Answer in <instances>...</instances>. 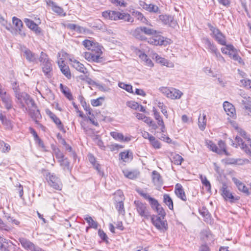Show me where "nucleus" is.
I'll list each match as a JSON object with an SVG mask.
<instances>
[{
	"instance_id": "1",
	"label": "nucleus",
	"mask_w": 251,
	"mask_h": 251,
	"mask_svg": "<svg viewBox=\"0 0 251 251\" xmlns=\"http://www.w3.org/2000/svg\"><path fill=\"white\" fill-rule=\"evenodd\" d=\"M13 89L19 103L23 108H25V110L28 112L31 118L37 124V120L41 116L33 100L27 93H20L19 91V86H17L16 82L13 84Z\"/></svg>"
},
{
	"instance_id": "2",
	"label": "nucleus",
	"mask_w": 251,
	"mask_h": 251,
	"mask_svg": "<svg viewBox=\"0 0 251 251\" xmlns=\"http://www.w3.org/2000/svg\"><path fill=\"white\" fill-rule=\"evenodd\" d=\"M84 46L87 48L90 51L85 53L84 57L86 59L89 61H94L95 62H101L102 58L101 55L102 53V50L100 48H97L95 49V43L88 40H85L83 42Z\"/></svg>"
},
{
	"instance_id": "3",
	"label": "nucleus",
	"mask_w": 251,
	"mask_h": 251,
	"mask_svg": "<svg viewBox=\"0 0 251 251\" xmlns=\"http://www.w3.org/2000/svg\"><path fill=\"white\" fill-rule=\"evenodd\" d=\"M102 15L105 18L111 20H124L129 22L133 21V18L129 14L121 13L119 11H105L102 12Z\"/></svg>"
},
{
	"instance_id": "4",
	"label": "nucleus",
	"mask_w": 251,
	"mask_h": 251,
	"mask_svg": "<svg viewBox=\"0 0 251 251\" xmlns=\"http://www.w3.org/2000/svg\"><path fill=\"white\" fill-rule=\"evenodd\" d=\"M39 61L41 63L42 71L45 75L48 78H50L52 75V64L48 57V55L44 52H41Z\"/></svg>"
},
{
	"instance_id": "5",
	"label": "nucleus",
	"mask_w": 251,
	"mask_h": 251,
	"mask_svg": "<svg viewBox=\"0 0 251 251\" xmlns=\"http://www.w3.org/2000/svg\"><path fill=\"white\" fill-rule=\"evenodd\" d=\"M134 209L139 216L143 219H149L151 217V214L149 208L145 203L140 201H135L134 202Z\"/></svg>"
},
{
	"instance_id": "6",
	"label": "nucleus",
	"mask_w": 251,
	"mask_h": 251,
	"mask_svg": "<svg viewBox=\"0 0 251 251\" xmlns=\"http://www.w3.org/2000/svg\"><path fill=\"white\" fill-rule=\"evenodd\" d=\"M46 180L49 185L53 189L61 191L63 187V184L60 178L54 173H48L46 175Z\"/></svg>"
},
{
	"instance_id": "7",
	"label": "nucleus",
	"mask_w": 251,
	"mask_h": 251,
	"mask_svg": "<svg viewBox=\"0 0 251 251\" xmlns=\"http://www.w3.org/2000/svg\"><path fill=\"white\" fill-rule=\"evenodd\" d=\"M211 33V36L221 45H226V41L225 36L217 28L214 27L211 24L208 25Z\"/></svg>"
},
{
	"instance_id": "8",
	"label": "nucleus",
	"mask_w": 251,
	"mask_h": 251,
	"mask_svg": "<svg viewBox=\"0 0 251 251\" xmlns=\"http://www.w3.org/2000/svg\"><path fill=\"white\" fill-rule=\"evenodd\" d=\"M159 90L167 97L173 100L179 99L183 95L180 90L174 88L162 87L159 88Z\"/></svg>"
},
{
	"instance_id": "9",
	"label": "nucleus",
	"mask_w": 251,
	"mask_h": 251,
	"mask_svg": "<svg viewBox=\"0 0 251 251\" xmlns=\"http://www.w3.org/2000/svg\"><path fill=\"white\" fill-rule=\"evenodd\" d=\"M148 42L150 44L154 46H166L171 43V40L161 35H157L149 38Z\"/></svg>"
},
{
	"instance_id": "10",
	"label": "nucleus",
	"mask_w": 251,
	"mask_h": 251,
	"mask_svg": "<svg viewBox=\"0 0 251 251\" xmlns=\"http://www.w3.org/2000/svg\"><path fill=\"white\" fill-rule=\"evenodd\" d=\"M153 225L159 230L164 232L167 229L168 224L166 220L161 217L153 216L151 217Z\"/></svg>"
},
{
	"instance_id": "11",
	"label": "nucleus",
	"mask_w": 251,
	"mask_h": 251,
	"mask_svg": "<svg viewBox=\"0 0 251 251\" xmlns=\"http://www.w3.org/2000/svg\"><path fill=\"white\" fill-rule=\"evenodd\" d=\"M222 195L226 201L233 202L239 200L238 197H234L227 188L226 184H223L222 188Z\"/></svg>"
},
{
	"instance_id": "12",
	"label": "nucleus",
	"mask_w": 251,
	"mask_h": 251,
	"mask_svg": "<svg viewBox=\"0 0 251 251\" xmlns=\"http://www.w3.org/2000/svg\"><path fill=\"white\" fill-rule=\"evenodd\" d=\"M223 107L227 115L232 118H236V110L232 104L226 101L223 103Z\"/></svg>"
},
{
	"instance_id": "13",
	"label": "nucleus",
	"mask_w": 251,
	"mask_h": 251,
	"mask_svg": "<svg viewBox=\"0 0 251 251\" xmlns=\"http://www.w3.org/2000/svg\"><path fill=\"white\" fill-rule=\"evenodd\" d=\"M159 19L163 24L171 27H175L176 24L174 18L170 15H160L159 16Z\"/></svg>"
},
{
	"instance_id": "14",
	"label": "nucleus",
	"mask_w": 251,
	"mask_h": 251,
	"mask_svg": "<svg viewBox=\"0 0 251 251\" xmlns=\"http://www.w3.org/2000/svg\"><path fill=\"white\" fill-rule=\"evenodd\" d=\"M139 4L144 9L150 13H156L159 12V7L154 4H148L144 1H140Z\"/></svg>"
},
{
	"instance_id": "15",
	"label": "nucleus",
	"mask_w": 251,
	"mask_h": 251,
	"mask_svg": "<svg viewBox=\"0 0 251 251\" xmlns=\"http://www.w3.org/2000/svg\"><path fill=\"white\" fill-rule=\"evenodd\" d=\"M47 114L49 115L50 118L53 121V122L55 124L58 128L64 132H65V130L64 128L63 125L62 124L60 120L53 113H52L50 110L46 111Z\"/></svg>"
},
{
	"instance_id": "16",
	"label": "nucleus",
	"mask_w": 251,
	"mask_h": 251,
	"mask_svg": "<svg viewBox=\"0 0 251 251\" xmlns=\"http://www.w3.org/2000/svg\"><path fill=\"white\" fill-rule=\"evenodd\" d=\"M152 57L153 59H155L157 63L160 64L161 65L166 66L168 67H173L174 64L172 62H170L166 59L161 57L156 53L152 54Z\"/></svg>"
},
{
	"instance_id": "17",
	"label": "nucleus",
	"mask_w": 251,
	"mask_h": 251,
	"mask_svg": "<svg viewBox=\"0 0 251 251\" xmlns=\"http://www.w3.org/2000/svg\"><path fill=\"white\" fill-rule=\"evenodd\" d=\"M202 42L204 45L205 48L208 50L211 53H214L216 51L218 50L216 46L214 43L207 38H203L202 39Z\"/></svg>"
},
{
	"instance_id": "18",
	"label": "nucleus",
	"mask_w": 251,
	"mask_h": 251,
	"mask_svg": "<svg viewBox=\"0 0 251 251\" xmlns=\"http://www.w3.org/2000/svg\"><path fill=\"white\" fill-rule=\"evenodd\" d=\"M58 65L62 73L68 78H71V73L68 65H66L63 60H58Z\"/></svg>"
},
{
	"instance_id": "19",
	"label": "nucleus",
	"mask_w": 251,
	"mask_h": 251,
	"mask_svg": "<svg viewBox=\"0 0 251 251\" xmlns=\"http://www.w3.org/2000/svg\"><path fill=\"white\" fill-rule=\"evenodd\" d=\"M153 112L154 118L157 121L158 126H160L161 131L165 132L166 131L165 126L159 113L154 108H153Z\"/></svg>"
},
{
	"instance_id": "20",
	"label": "nucleus",
	"mask_w": 251,
	"mask_h": 251,
	"mask_svg": "<svg viewBox=\"0 0 251 251\" xmlns=\"http://www.w3.org/2000/svg\"><path fill=\"white\" fill-rule=\"evenodd\" d=\"M47 3L49 6H51L52 11L58 15L61 16H65L66 15V13L64 12L63 8L58 6L55 2L49 0Z\"/></svg>"
},
{
	"instance_id": "21",
	"label": "nucleus",
	"mask_w": 251,
	"mask_h": 251,
	"mask_svg": "<svg viewBox=\"0 0 251 251\" xmlns=\"http://www.w3.org/2000/svg\"><path fill=\"white\" fill-rule=\"evenodd\" d=\"M175 193L176 196L183 201H186L187 197L183 189L182 186L177 183L175 186Z\"/></svg>"
},
{
	"instance_id": "22",
	"label": "nucleus",
	"mask_w": 251,
	"mask_h": 251,
	"mask_svg": "<svg viewBox=\"0 0 251 251\" xmlns=\"http://www.w3.org/2000/svg\"><path fill=\"white\" fill-rule=\"evenodd\" d=\"M24 22L26 25L30 29L34 31L36 34H39L41 33V28L33 21L25 18L24 20Z\"/></svg>"
},
{
	"instance_id": "23",
	"label": "nucleus",
	"mask_w": 251,
	"mask_h": 251,
	"mask_svg": "<svg viewBox=\"0 0 251 251\" xmlns=\"http://www.w3.org/2000/svg\"><path fill=\"white\" fill-rule=\"evenodd\" d=\"M232 181L240 191L243 192L247 195H249L250 193L248 188L243 182L235 177L232 178Z\"/></svg>"
},
{
	"instance_id": "24",
	"label": "nucleus",
	"mask_w": 251,
	"mask_h": 251,
	"mask_svg": "<svg viewBox=\"0 0 251 251\" xmlns=\"http://www.w3.org/2000/svg\"><path fill=\"white\" fill-rule=\"evenodd\" d=\"M23 55L25 57L28 61L32 62H37L38 56L37 54L33 53L29 49H25L23 51Z\"/></svg>"
},
{
	"instance_id": "25",
	"label": "nucleus",
	"mask_w": 251,
	"mask_h": 251,
	"mask_svg": "<svg viewBox=\"0 0 251 251\" xmlns=\"http://www.w3.org/2000/svg\"><path fill=\"white\" fill-rule=\"evenodd\" d=\"M152 181L155 185L161 186L163 185V179L160 174L156 171L152 172Z\"/></svg>"
},
{
	"instance_id": "26",
	"label": "nucleus",
	"mask_w": 251,
	"mask_h": 251,
	"mask_svg": "<svg viewBox=\"0 0 251 251\" xmlns=\"http://www.w3.org/2000/svg\"><path fill=\"white\" fill-rule=\"evenodd\" d=\"M131 34L136 39L140 40L143 41L147 39L145 36H144L141 26L138 27L132 30Z\"/></svg>"
},
{
	"instance_id": "27",
	"label": "nucleus",
	"mask_w": 251,
	"mask_h": 251,
	"mask_svg": "<svg viewBox=\"0 0 251 251\" xmlns=\"http://www.w3.org/2000/svg\"><path fill=\"white\" fill-rule=\"evenodd\" d=\"M1 99L7 109L9 110L12 108V100L9 94H1Z\"/></svg>"
},
{
	"instance_id": "28",
	"label": "nucleus",
	"mask_w": 251,
	"mask_h": 251,
	"mask_svg": "<svg viewBox=\"0 0 251 251\" xmlns=\"http://www.w3.org/2000/svg\"><path fill=\"white\" fill-rule=\"evenodd\" d=\"M72 66L78 71L83 73L84 74H86L87 73V70L86 68L84 67V65L79 62L78 61L76 60H74L72 61Z\"/></svg>"
},
{
	"instance_id": "29",
	"label": "nucleus",
	"mask_w": 251,
	"mask_h": 251,
	"mask_svg": "<svg viewBox=\"0 0 251 251\" xmlns=\"http://www.w3.org/2000/svg\"><path fill=\"white\" fill-rule=\"evenodd\" d=\"M200 214L204 218L205 222L210 223L211 222V215L208 210L205 207H202L199 210Z\"/></svg>"
},
{
	"instance_id": "30",
	"label": "nucleus",
	"mask_w": 251,
	"mask_h": 251,
	"mask_svg": "<svg viewBox=\"0 0 251 251\" xmlns=\"http://www.w3.org/2000/svg\"><path fill=\"white\" fill-rule=\"evenodd\" d=\"M228 54L231 58L235 61H237L240 64L243 63L241 57L238 55L237 50L234 47V50H231L230 51H228Z\"/></svg>"
},
{
	"instance_id": "31",
	"label": "nucleus",
	"mask_w": 251,
	"mask_h": 251,
	"mask_svg": "<svg viewBox=\"0 0 251 251\" xmlns=\"http://www.w3.org/2000/svg\"><path fill=\"white\" fill-rule=\"evenodd\" d=\"M219 148L217 147L218 154H222L225 153L226 155H229V153L226 150V146L225 143L222 140L218 142Z\"/></svg>"
},
{
	"instance_id": "32",
	"label": "nucleus",
	"mask_w": 251,
	"mask_h": 251,
	"mask_svg": "<svg viewBox=\"0 0 251 251\" xmlns=\"http://www.w3.org/2000/svg\"><path fill=\"white\" fill-rule=\"evenodd\" d=\"M119 155L121 159L125 162L131 160L133 158L132 153L129 151H125L122 152L120 153Z\"/></svg>"
},
{
	"instance_id": "33",
	"label": "nucleus",
	"mask_w": 251,
	"mask_h": 251,
	"mask_svg": "<svg viewBox=\"0 0 251 251\" xmlns=\"http://www.w3.org/2000/svg\"><path fill=\"white\" fill-rule=\"evenodd\" d=\"M12 22L13 24L15 25L16 27V30L19 31V34L22 35V28L23 27V22L22 21L16 18V17H13L12 18Z\"/></svg>"
},
{
	"instance_id": "34",
	"label": "nucleus",
	"mask_w": 251,
	"mask_h": 251,
	"mask_svg": "<svg viewBox=\"0 0 251 251\" xmlns=\"http://www.w3.org/2000/svg\"><path fill=\"white\" fill-rule=\"evenodd\" d=\"M163 202L168 206L170 210L174 209L173 201L169 194H165L163 195Z\"/></svg>"
},
{
	"instance_id": "35",
	"label": "nucleus",
	"mask_w": 251,
	"mask_h": 251,
	"mask_svg": "<svg viewBox=\"0 0 251 251\" xmlns=\"http://www.w3.org/2000/svg\"><path fill=\"white\" fill-rule=\"evenodd\" d=\"M59 163L64 171L69 172L71 171V168L70 167V162L66 157L59 160Z\"/></svg>"
},
{
	"instance_id": "36",
	"label": "nucleus",
	"mask_w": 251,
	"mask_h": 251,
	"mask_svg": "<svg viewBox=\"0 0 251 251\" xmlns=\"http://www.w3.org/2000/svg\"><path fill=\"white\" fill-rule=\"evenodd\" d=\"M124 176L129 179H134L137 177L139 175V173L138 171H129L127 170L123 171Z\"/></svg>"
},
{
	"instance_id": "37",
	"label": "nucleus",
	"mask_w": 251,
	"mask_h": 251,
	"mask_svg": "<svg viewBox=\"0 0 251 251\" xmlns=\"http://www.w3.org/2000/svg\"><path fill=\"white\" fill-rule=\"evenodd\" d=\"M237 130L238 133L240 136L243 137L242 139L243 142H245L246 143L250 144L251 143V139L248 136V135L246 134V132L243 129L240 128H237Z\"/></svg>"
},
{
	"instance_id": "38",
	"label": "nucleus",
	"mask_w": 251,
	"mask_h": 251,
	"mask_svg": "<svg viewBox=\"0 0 251 251\" xmlns=\"http://www.w3.org/2000/svg\"><path fill=\"white\" fill-rule=\"evenodd\" d=\"M19 241L22 247L26 250H29L33 244L29 240L24 238H20Z\"/></svg>"
},
{
	"instance_id": "39",
	"label": "nucleus",
	"mask_w": 251,
	"mask_h": 251,
	"mask_svg": "<svg viewBox=\"0 0 251 251\" xmlns=\"http://www.w3.org/2000/svg\"><path fill=\"white\" fill-rule=\"evenodd\" d=\"M172 162L177 165H181L183 158L178 154H174L172 155L171 158Z\"/></svg>"
},
{
	"instance_id": "40",
	"label": "nucleus",
	"mask_w": 251,
	"mask_h": 251,
	"mask_svg": "<svg viewBox=\"0 0 251 251\" xmlns=\"http://www.w3.org/2000/svg\"><path fill=\"white\" fill-rule=\"evenodd\" d=\"M199 126L200 129L202 131L204 130L206 127V115L203 114L202 117L201 116L199 118Z\"/></svg>"
},
{
	"instance_id": "41",
	"label": "nucleus",
	"mask_w": 251,
	"mask_h": 251,
	"mask_svg": "<svg viewBox=\"0 0 251 251\" xmlns=\"http://www.w3.org/2000/svg\"><path fill=\"white\" fill-rule=\"evenodd\" d=\"M144 36L146 35H153L156 33V31L153 29L146 27L141 26Z\"/></svg>"
},
{
	"instance_id": "42",
	"label": "nucleus",
	"mask_w": 251,
	"mask_h": 251,
	"mask_svg": "<svg viewBox=\"0 0 251 251\" xmlns=\"http://www.w3.org/2000/svg\"><path fill=\"white\" fill-rule=\"evenodd\" d=\"M116 202V208L118 210L119 214L124 215L125 214V210L124 209V201H118Z\"/></svg>"
},
{
	"instance_id": "43",
	"label": "nucleus",
	"mask_w": 251,
	"mask_h": 251,
	"mask_svg": "<svg viewBox=\"0 0 251 251\" xmlns=\"http://www.w3.org/2000/svg\"><path fill=\"white\" fill-rule=\"evenodd\" d=\"M85 220L86 221V222L89 224L90 227L91 228H94L95 229H97L98 228V223L97 222L95 221L91 217L86 216L84 218Z\"/></svg>"
},
{
	"instance_id": "44",
	"label": "nucleus",
	"mask_w": 251,
	"mask_h": 251,
	"mask_svg": "<svg viewBox=\"0 0 251 251\" xmlns=\"http://www.w3.org/2000/svg\"><path fill=\"white\" fill-rule=\"evenodd\" d=\"M60 88L62 93L69 100H71L73 99L72 94L69 91V89L67 87H64L62 84H60Z\"/></svg>"
},
{
	"instance_id": "45",
	"label": "nucleus",
	"mask_w": 251,
	"mask_h": 251,
	"mask_svg": "<svg viewBox=\"0 0 251 251\" xmlns=\"http://www.w3.org/2000/svg\"><path fill=\"white\" fill-rule=\"evenodd\" d=\"M118 86L125 90L127 92L133 93L132 86L130 84H126L124 82H119Z\"/></svg>"
},
{
	"instance_id": "46",
	"label": "nucleus",
	"mask_w": 251,
	"mask_h": 251,
	"mask_svg": "<svg viewBox=\"0 0 251 251\" xmlns=\"http://www.w3.org/2000/svg\"><path fill=\"white\" fill-rule=\"evenodd\" d=\"M205 145L211 151L218 153L217 146H216V144L213 143L212 141H211L210 140H206L205 141Z\"/></svg>"
},
{
	"instance_id": "47",
	"label": "nucleus",
	"mask_w": 251,
	"mask_h": 251,
	"mask_svg": "<svg viewBox=\"0 0 251 251\" xmlns=\"http://www.w3.org/2000/svg\"><path fill=\"white\" fill-rule=\"evenodd\" d=\"M114 198L115 201H124L125 198L123 192L120 190H117L115 193Z\"/></svg>"
},
{
	"instance_id": "48",
	"label": "nucleus",
	"mask_w": 251,
	"mask_h": 251,
	"mask_svg": "<svg viewBox=\"0 0 251 251\" xmlns=\"http://www.w3.org/2000/svg\"><path fill=\"white\" fill-rule=\"evenodd\" d=\"M200 179L201 181L202 184L206 187L208 191L211 189V185L210 182L207 179L205 176H200Z\"/></svg>"
},
{
	"instance_id": "49",
	"label": "nucleus",
	"mask_w": 251,
	"mask_h": 251,
	"mask_svg": "<svg viewBox=\"0 0 251 251\" xmlns=\"http://www.w3.org/2000/svg\"><path fill=\"white\" fill-rule=\"evenodd\" d=\"M0 150L3 152H8L10 150V146L3 141L0 142Z\"/></svg>"
},
{
	"instance_id": "50",
	"label": "nucleus",
	"mask_w": 251,
	"mask_h": 251,
	"mask_svg": "<svg viewBox=\"0 0 251 251\" xmlns=\"http://www.w3.org/2000/svg\"><path fill=\"white\" fill-rule=\"evenodd\" d=\"M110 135L115 140L122 141L124 139V135L123 134L117 132L112 131L110 133Z\"/></svg>"
},
{
	"instance_id": "51",
	"label": "nucleus",
	"mask_w": 251,
	"mask_h": 251,
	"mask_svg": "<svg viewBox=\"0 0 251 251\" xmlns=\"http://www.w3.org/2000/svg\"><path fill=\"white\" fill-rule=\"evenodd\" d=\"M150 142L152 147L156 149H159L161 148L160 143L154 136L150 140Z\"/></svg>"
},
{
	"instance_id": "52",
	"label": "nucleus",
	"mask_w": 251,
	"mask_h": 251,
	"mask_svg": "<svg viewBox=\"0 0 251 251\" xmlns=\"http://www.w3.org/2000/svg\"><path fill=\"white\" fill-rule=\"evenodd\" d=\"M213 54L215 56L217 60L222 64L226 62V60L223 56L221 55L218 50L216 51Z\"/></svg>"
},
{
	"instance_id": "53",
	"label": "nucleus",
	"mask_w": 251,
	"mask_h": 251,
	"mask_svg": "<svg viewBox=\"0 0 251 251\" xmlns=\"http://www.w3.org/2000/svg\"><path fill=\"white\" fill-rule=\"evenodd\" d=\"M104 100V98L103 97H99L97 99H93L91 100V104L93 106H98L101 105L102 104V101Z\"/></svg>"
},
{
	"instance_id": "54",
	"label": "nucleus",
	"mask_w": 251,
	"mask_h": 251,
	"mask_svg": "<svg viewBox=\"0 0 251 251\" xmlns=\"http://www.w3.org/2000/svg\"><path fill=\"white\" fill-rule=\"evenodd\" d=\"M0 23L1 25L5 27L8 30H10L11 28V25L10 23H8L7 21L5 20L0 15Z\"/></svg>"
},
{
	"instance_id": "55",
	"label": "nucleus",
	"mask_w": 251,
	"mask_h": 251,
	"mask_svg": "<svg viewBox=\"0 0 251 251\" xmlns=\"http://www.w3.org/2000/svg\"><path fill=\"white\" fill-rule=\"evenodd\" d=\"M225 46L226 47L221 48V51L224 54H228V51H230L231 50H234V46L231 44H226Z\"/></svg>"
},
{
	"instance_id": "56",
	"label": "nucleus",
	"mask_w": 251,
	"mask_h": 251,
	"mask_svg": "<svg viewBox=\"0 0 251 251\" xmlns=\"http://www.w3.org/2000/svg\"><path fill=\"white\" fill-rule=\"evenodd\" d=\"M154 209H155L158 215H160V217L163 218V219L166 216V212L160 204Z\"/></svg>"
},
{
	"instance_id": "57",
	"label": "nucleus",
	"mask_w": 251,
	"mask_h": 251,
	"mask_svg": "<svg viewBox=\"0 0 251 251\" xmlns=\"http://www.w3.org/2000/svg\"><path fill=\"white\" fill-rule=\"evenodd\" d=\"M2 125L5 127L6 129H12L13 127V124L12 122L7 120L6 118L4 119L3 121L1 122Z\"/></svg>"
},
{
	"instance_id": "58",
	"label": "nucleus",
	"mask_w": 251,
	"mask_h": 251,
	"mask_svg": "<svg viewBox=\"0 0 251 251\" xmlns=\"http://www.w3.org/2000/svg\"><path fill=\"white\" fill-rule=\"evenodd\" d=\"M151 208L153 209H154L155 208H156L157 206H158L160 204L158 203V201L151 197V199L148 201Z\"/></svg>"
},
{
	"instance_id": "59",
	"label": "nucleus",
	"mask_w": 251,
	"mask_h": 251,
	"mask_svg": "<svg viewBox=\"0 0 251 251\" xmlns=\"http://www.w3.org/2000/svg\"><path fill=\"white\" fill-rule=\"evenodd\" d=\"M201 237L203 239L209 238L211 236V232L208 229H205L202 230L201 233Z\"/></svg>"
},
{
	"instance_id": "60",
	"label": "nucleus",
	"mask_w": 251,
	"mask_h": 251,
	"mask_svg": "<svg viewBox=\"0 0 251 251\" xmlns=\"http://www.w3.org/2000/svg\"><path fill=\"white\" fill-rule=\"evenodd\" d=\"M241 84L246 88H251V80L250 79H243L240 80Z\"/></svg>"
},
{
	"instance_id": "61",
	"label": "nucleus",
	"mask_w": 251,
	"mask_h": 251,
	"mask_svg": "<svg viewBox=\"0 0 251 251\" xmlns=\"http://www.w3.org/2000/svg\"><path fill=\"white\" fill-rule=\"evenodd\" d=\"M98 235L100 237L104 242H107V236L106 233L101 229H99L98 231Z\"/></svg>"
},
{
	"instance_id": "62",
	"label": "nucleus",
	"mask_w": 251,
	"mask_h": 251,
	"mask_svg": "<svg viewBox=\"0 0 251 251\" xmlns=\"http://www.w3.org/2000/svg\"><path fill=\"white\" fill-rule=\"evenodd\" d=\"M135 15L138 20H140L143 23H145L147 21L146 18L144 17L143 14L140 12H136Z\"/></svg>"
},
{
	"instance_id": "63",
	"label": "nucleus",
	"mask_w": 251,
	"mask_h": 251,
	"mask_svg": "<svg viewBox=\"0 0 251 251\" xmlns=\"http://www.w3.org/2000/svg\"><path fill=\"white\" fill-rule=\"evenodd\" d=\"M137 192L138 194L143 197L145 199L149 201L151 197L150 196V195L146 192H145L143 190H138Z\"/></svg>"
},
{
	"instance_id": "64",
	"label": "nucleus",
	"mask_w": 251,
	"mask_h": 251,
	"mask_svg": "<svg viewBox=\"0 0 251 251\" xmlns=\"http://www.w3.org/2000/svg\"><path fill=\"white\" fill-rule=\"evenodd\" d=\"M55 157L58 159V162L59 160H62L65 158L63 153L61 152L59 150L55 151Z\"/></svg>"
}]
</instances>
